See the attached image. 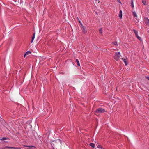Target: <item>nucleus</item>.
I'll list each match as a JSON object with an SVG mask.
<instances>
[{
  "mask_svg": "<svg viewBox=\"0 0 149 149\" xmlns=\"http://www.w3.org/2000/svg\"><path fill=\"white\" fill-rule=\"evenodd\" d=\"M105 110L102 108H98L95 111L96 114H98L100 113H102L105 112Z\"/></svg>",
  "mask_w": 149,
  "mask_h": 149,
  "instance_id": "f257e3e1",
  "label": "nucleus"
},
{
  "mask_svg": "<svg viewBox=\"0 0 149 149\" xmlns=\"http://www.w3.org/2000/svg\"><path fill=\"white\" fill-rule=\"evenodd\" d=\"M120 56V53L118 52L116 53L114 56V58L116 60H118Z\"/></svg>",
  "mask_w": 149,
  "mask_h": 149,
  "instance_id": "f03ea898",
  "label": "nucleus"
},
{
  "mask_svg": "<svg viewBox=\"0 0 149 149\" xmlns=\"http://www.w3.org/2000/svg\"><path fill=\"white\" fill-rule=\"evenodd\" d=\"M80 26L81 28L82 31L84 33H86L87 31L86 28L83 26L81 23H80Z\"/></svg>",
  "mask_w": 149,
  "mask_h": 149,
  "instance_id": "7ed1b4c3",
  "label": "nucleus"
},
{
  "mask_svg": "<svg viewBox=\"0 0 149 149\" xmlns=\"http://www.w3.org/2000/svg\"><path fill=\"white\" fill-rule=\"evenodd\" d=\"M122 60L125 63V65H127V64H128L127 60V59H125V58H123V59H122Z\"/></svg>",
  "mask_w": 149,
  "mask_h": 149,
  "instance_id": "20e7f679",
  "label": "nucleus"
},
{
  "mask_svg": "<svg viewBox=\"0 0 149 149\" xmlns=\"http://www.w3.org/2000/svg\"><path fill=\"white\" fill-rule=\"evenodd\" d=\"M31 53V52L29 51H28L24 55V57H25L26 56L29 54H30Z\"/></svg>",
  "mask_w": 149,
  "mask_h": 149,
  "instance_id": "39448f33",
  "label": "nucleus"
},
{
  "mask_svg": "<svg viewBox=\"0 0 149 149\" xmlns=\"http://www.w3.org/2000/svg\"><path fill=\"white\" fill-rule=\"evenodd\" d=\"M35 33H33V35L32 37V40L31 41V42L32 43L33 42L34 39L35 38Z\"/></svg>",
  "mask_w": 149,
  "mask_h": 149,
  "instance_id": "423d86ee",
  "label": "nucleus"
},
{
  "mask_svg": "<svg viewBox=\"0 0 149 149\" xmlns=\"http://www.w3.org/2000/svg\"><path fill=\"white\" fill-rule=\"evenodd\" d=\"M122 11L121 10L120 11H119V17H120V18H121L122 17Z\"/></svg>",
  "mask_w": 149,
  "mask_h": 149,
  "instance_id": "0eeeda50",
  "label": "nucleus"
},
{
  "mask_svg": "<svg viewBox=\"0 0 149 149\" xmlns=\"http://www.w3.org/2000/svg\"><path fill=\"white\" fill-rule=\"evenodd\" d=\"M89 145L90 146H91L93 148H94L95 145V144L93 143H90L89 144Z\"/></svg>",
  "mask_w": 149,
  "mask_h": 149,
  "instance_id": "6e6552de",
  "label": "nucleus"
},
{
  "mask_svg": "<svg viewBox=\"0 0 149 149\" xmlns=\"http://www.w3.org/2000/svg\"><path fill=\"white\" fill-rule=\"evenodd\" d=\"M9 138L8 137H3L1 139H0L1 140H5L6 139H8Z\"/></svg>",
  "mask_w": 149,
  "mask_h": 149,
  "instance_id": "1a4fd4ad",
  "label": "nucleus"
},
{
  "mask_svg": "<svg viewBox=\"0 0 149 149\" xmlns=\"http://www.w3.org/2000/svg\"><path fill=\"white\" fill-rule=\"evenodd\" d=\"M133 15L135 17H137V15L136 13L135 12H133Z\"/></svg>",
  "mask_w": 149,
  "mask_h": 149,
  "instance_id": "9d476101",
  "label": "nucleus"
},
{
  "mask_svg": "<svg viewBox=\"0 0 149 149\" xmlns=\"http://www.w3.org/2000/svg\"><path fill=\"white\" fill-rule=\"evenodd\" d=\"M133 31L134 33L135 34V35H136V36L138 35V32L137 31L135 30H134Z\"/></svg>",
  "mask_w": 149,
  "mask_h": 149,
  "instance_id": "9b49d317",
  "label": "nucleus"
},
{
  "mask_svg": "<svg viewBox=\"0 0 149 149\" xmlns=\"http://www.w3.org/2000/svg\"><path fill=\"white\" fill-rule=\"evenodd\" d=\"M76 62L77 63V65H80V63H79V62L78 60V59H76Z\"/></svg>",
  "mask_w": 149,
  "mask_h": 149,
  "instance_id": "f8f14e48",
  "label": "nucleus"
},
{
  "mask_svg": "<svg viewBox=\"0 0 149 149\" xmlns=\"http://www.w3.org/2000/svg\"><path fill=\"white\" fill-rule=\"evenodd\" d=\"M99 31L100 33L102 34V28H101L99 29Z\"/></svg>",
  "mask_w": 149,
  "mask_h": 149,
  "instance_id": "ddd939ff",
  "label": "nucleus"
},
{
  "mask_svg": "<svg viewBox=\"0 0 149 149\" xmlns=\"http://www.w3.org/2000/svg\"><path fill=\"white\" fill-rule=\"evenodd\" d=\"M131 6L132 7V8H134V5L133 2V0H131Z\"/></svg>",
  "mask_w": 149,
  "mask_h": 149,
  "instance_id": "4468645a",
  "label": "nucleus"
},
{
  "mask_svg": "<svg viewBox=\"0 0 149 149\" xmlns=\"http://www.w3.org/2000/svg\"><path fill=\"white\" fill-rule=\"evenodd\" d=\"M112 44H113V45H118V44H117V42L116 41H115V42H112Z\"/></svg>",
  "mask_w": 149,
  "mask_h": 149,
  "instance_id": "2eb2a0df",
  "label": "nucleus"
},
{
  "mask_svg": "<svg viewBox=\"0 0 149 149\" xmlns=\"http://www.w3.org/2000/svg\"><path fill=\"white\" fill-rule=\"evenodd\" d=\"M142 2L143 4L145 5L146 3V0H143L142 1Z\"/></svg>",
  "mask_w": 149,
  "mask_h": 149,
  "instance_id": "dca6fc26",
  "label": "nucleus"
},
{
  "mask_svg": "<svg viewBox=\"0 0 149 149\" xmlns=\"http://www.w3.org/2000/svg\"><path fill=\"white\" fill-rule=\"evenodd\" d=\"M136 36L140 40H141V38L138 36V35Z\"/></svg>",
  "mask_w": 149,
  "mask_h": 149,
  "instance_id": "f3484780",
  "label": "nucleus"
},
{
  "mask_svg": "<svg viewBox=\"0 0 149 149\" xmlns=\"http://www.w3.org/2000/svg\"><path fill=\"white\" fill-rule=\"evenodd\" d=\"M20 148H15L13 147H9V149H19Z\"/></svg>",
  "mask_w": 149,
  "mask_h": 149,
  "instance_id": "a211bd4d",
  "label": "nucleus"
},
{
  "mask_svg": "<svg viewBox=\"0 0 149 149\" xmlns=\"http://www.w3.org/2000/svg\"><path fill=\"white\" fill-rule=\"evenodd\" d=\"M28 148H32V147H35L34 146L32 145H29V146H28Z\"/></svg>",
  "mask_w": 149,
  "mask_h": 149,
  "instance_id": "6ab92c4d",
  "label": "nucleus"
},
{
  "mask_svg": "<svg viewBox=\"0 0 149 149\" xmlns=\"http://www.w3.org/2000/svg\"><path fill=\"white\" fill-rule=\"evenodd\" d=\"M146 19L147 21V23L148 24H149V19H148V18H147Z\"/></svg>",
  "mask_w": 149,
  "mask_h": 149,
  "instance_id": "aec40b11",
  "label": "nucleus"
},
{
  "mask_svg": "<svg viewBox=\"0 0 149 149\" xmlns=\"http://www.w3.org/2000/svg\"><path fill=\"white\" fill-rule=\"evenodd\" d=\"M98 148H100L101 149H102L103 148L100 145H98L97 146Z\"/></svg>",
  "mask_w": 149,
  "mask_h": 149,
  "instance_id": "412c9836",
  "label": "nucleus"
},
{
  "mask_svg": "<svg viewBox=\"0 0 149 149\" xmlns=\"http://www.w3.org/2000/svg\"><path fill=\"white\" fill-rule=\"evenodd\" d=\"M146 78L148 80H149V77L147 76V77H146Z\"/></svg>",
  "mask_w": 149,
  "mask_h": 149,
  "instance_id": "4be33fe9",
  "label": "nucleus"
},
{
  "mask_svg": "<svg viewBox=\"0 0 149 149\" xmlns=\"http://www.w3.org/2000/svg\"><path fill=\"white\" fill-rule=\"evenodd\" d=\"M9 147L8 146H6L4 148H9Z\"/></svg>",
  "mask_w": 149,
  "mask_h": 149,
  "instance_id": "5701e85b",
  "label": "nucleus"
},
{
  "mask_svg": "<svg viewBox=\"0 0 149 149\" xmlns=\"http://www.w3.org/2000/svg\"><path fill=\"white\" fill-rule=\"evenodd\" d=\"M29 145H24V146L25 147H28V146H29Z\"/></svg>",
  "mask_w": 149,
  "mask_h": 149,
  "instance_id": "b1692460",
  "label": "nucleus"
},
{
  "mask_svg": "<svg viewBox=\"0 0 149 149\" xmlns=\"http://www.w3.org/2000/svg\"><path fill=\"white\" fill-rule=\"evenodd\" d=\"M118 1L119 3H121V2H120V1L119 0H118Z\"/></svg>",
  "mask_w": 149,
  "mask_h": 149,
  "instance_id": "393cba45",
  "label": "nucleus"
},
{
  "mask_svg": "<svg viewBox=\"0 0 149 149\" xmlns=\"http://www.w3.org/2000/svg\"><path fill=\"white\" fill-rule=\"evenodd\" d=\"M95 0L97 1H99V0Z\"/></svg>",
  "mask_w": 149,
  "mask_h": 149,
  "instance_id": "a878e982",
  "label": "nucleus"
},
{
  "mask_svg": "<svg viewBox=\"0 0 149 149\" xmlns=\"http://www.w3.org/2000/svg\"><path fill=\"white\" fill-rule=\"evenodd\" d=\"M4 142H6H6H7V141H4Z\"/></svg>",
  "mask_w": 149,
  "mask_h": 149,
  "instance_id": "bb28decb",
  "label": "nucleus"
},
{
  "mask_svg": "<svg viewBox=\"0 0 149 149\" xmlns=\"http://www.w3.org/2000/svg\"><path fill=\"white\" fill-rule=\"evenodd\" d=\"M70 63H72V62H70Z\"/></svg>",
  "mask_w": 149,
  "mask_h": 149,
  "instance_id": "cd10ccee",
  "label": "nucleus"
},
{
  "mask_svg": "<svg viewBox=\"0 0 149 149\" xmlns=\"http://www.w3.org/2000/svg\"><path fill=\"white\" fill-rule=\"evenodd\" d=\"M1 118V117L0 116V119Z\"/></svg>",
  "mask_w": 149,
  "mask_h": 149,
  "instance_id": "c85d7f7f",
  "label": "nucleus"
}]
</instances>
